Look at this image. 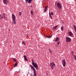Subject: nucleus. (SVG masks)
Wrapping results in <instances>:
<instances>
[{"instance_id":"8","label":"nucleus","mask_w":76,"mask_h":76,"mask_svg":"<svg viewBox=\"0 0 76 76\" xmlns=\"http://www.w3.org/2000/svg\"><path fill=\"white\" fill-rule=\"evenodd\" d=\"M6 14L4 13L3 14V15H2V17H3V18H4V19H5L6 20H7V18L6 17Z\"/></svg>"},{"instance_id":"23","label":"nucleus","mask_w":76,"mask_h":76,"mask_svg":"<svg viewBox=\"0 0 76 76\" xmlns=\"http://www.w3.org/2000/svg\"><path fill=\"white\" fill-rule=\"evenodd\" d=\"M22 44H24V45H26V44H25V42H22Z\"/></svg>"},{"instance_id":"10","label":"nucleus","mask_w":76,"mask_h":76,"mask_svg":"<svg viewBox=\"0 0 76 76\" xmlns=\"http://www.w3.org/2000/svg\"><path fill=\"white\" fill-rule=\"evenodd\" d=\"M3 3L4 4H6L8 3V1L7 0H3Z\"/></svg>"},{"instance_id":"32","label":"nucleus","mask_w":76,"mask_h":76,"mask_svg":"<svg viewBox=\"0 0 76 76\" xmlns=\"http://www.w3.org/2000/svg\"><path fill=\"white\" fill-rule=\"evenodd\" d=\"M5 42H6L7 43V42H8V41L7 40H6L5 41Z\"/></svg>"},{"instance_id":"37","label":"nucleus","mask_w":76,"mask_h":76,"mask_svg":"<svg viewBox=\"0 0 76 76\" xmlns=\"http://www.w3.org/2000/svg\"><path fill=\"white\" fill-rule=\"evenodd\" d=\"M20 72V71H18V72H17V73H19Z\"/></svg>"},{"instance_id":"16","label":"nucleus","mask_w":76,"mask_h":76,"mask_svg":"<svg viewBox=\"0 0 76 76\" xmlns=\"http://www.w3.org/2000/svg\"><path fill=\"white\" fill-rule=\"evenodd\" d=\"M58 40H59V38L58 37H57L55 40V41L56 42H57Z\"/></svg>"},{"instance_id":"12","label":"nucleus","mask_w":76,"mask_h":76,"mask_svg":"<svg viewBox=\"0 0 76 76\" xmlns=\"http://www.w3.org/2000/svg\"><path fill=\"white\" fill-rule=\"evenodd\" d=\"M24 60L25 61H28V60L27 58H26V56L25 55H24Z\"/></svg>"},{"instance_id":"42","label":"nucleus","mask_w":76,"mask_h":76,"mask_svg":"<svg viewBox=\"0 0 76 76\" xmlns=\"http://www.w3.org/2000/svg\"><path fill=\"white\" fill-rule=\"evenodd\" d=\"M8 36H9V35H8Z\"/></svg>"},{"instance_id":"30","label":"nucleus","mask_w":76,"mask_h":76,"mask_svg":"<svg viewBox=\"0 0 76 76\" xmlns=\"http://www.w3.org/2000/svg\"><path fill=\"white\" fill-rule=\"evenodd\" d=\"M49 16H50L51 19H52V16H51V15H49Z\"/></svg>"},{"instance_id":"21","label":"nucleus","mask_w":76,"mask_h":76,"mask_svg":"<svg viewBox=\"0 0 76 76\" xmlns=\"http://www.w3.org/2000/svg\"><path fill=\"white\" fill-rule=\"evenodd\" d=\"M73 27H74V29H75V31H76V26H75V25H73Z\"/></svg>"},{"instance_id":"40","label":"nucleus","mask_w":76,"mask_h":76,"mask_svg":"<svg viewBox=\"0 0 76 76\" xmlns=\"http://www.w3.org/2000/svg\"><path fill=\"white\" fill-rule=\"evenodd\" d=\"M24 27H25V26H23Z\"/></svg>"},{"instance_id":"26","label":"nucleus","mask_w":76,"mask_h":76,"mask_svg":"<svg viewBox=\"0 0 76 76\" xmlns=\"http://www.w3.org/2000/svg\"><path fill=\"white\" fill-rule=\"evenodd\" d=\"M49 51L50 53H52V51L50 50V49H49Z\"/></svg>"},{"instance_id":"39","label":"nucleus","mask_w":76,"mask_h":76,"mask_svg":"<svg viewBox=\"0 0 76 76\" xmlns=\"http://www.w3.org/2000/svg\"><path fill=\"white\" fill-rule=\"evenodd\" d=\"M9 31H10V29H9Z\"/></svg>"},{"instance_id":"19","label":"nucleus","mask_w":76,"mask_h":76,"mask_svg":"<svg viewBox=\"0 0 76 76\" xmlns=\"http://www.w3.org/2000/svg\"><path fill=\"white\" fill-rule=\"evenodd\" d=\"M0 19H3V16H1V15H0Z\"/></svg>"},{"instance_id":"13","label":"nucleus","mask_w":76,"mask_h":76,"mask_svg":"<svg viewBox=\"0 0 76 76\" xmlns=\"http://www.w3.org/2000/svg\"><path fill=\"white\" fill-rule=\"evenodd\" d=\"M69 34L70 36H73V33L71 31L69 32Z\"/></svg>"},{"instance_id":"27","label":"nucleus","mask_w":76,"mask_h":76,"mask_svg":"<svg viewBox=\"0 0 76 76\" xmlns=\"http://www.w3.org/2000/svg\"><path fill=\"white\" fill-rule=\"evenodd\" d=\"M30 76H34V74H33H33H32V73H31V74H30Z\"/></svg>"},{"instance_id":"11","label":"nucleus","mask_w":76,"mask_h":76,"mask_svg":"<svg viewBox=\"0 0 76 76\" xmlns=\"http://www.w3.org/2000/svg\"><path fill=\"white\" fill-rule=\"evenodd\" d=\"M47 8H48V6H46L45 7L44 12H47Z\"/></svg>"},{"instance_id":"1","label":"nucleus","mask_w":76,"mask_h":76,"mask_svg":"<svg viewBox=\"0 0 76 76\" xmlns=\"http://www.w3.org/2000/svg\"><path fill=\"white\" fill-rule=\"evenodd\" d=\"M31 62L32 63V65L34 67H35V68L37 70H38V66L37 65V63H34V60H33V59H31Z\"/></svg>"},{"instance_id":"18","label":"nucleus","mask_w":76,"mask_h":76,"mask_svg":"<svg viewBox=\"0 0 76 76\" xmlns=\"http://www.w3.org/2000/svg\"><path fill=\"white\" fill-rule=\"evenodd\" d=\"M57 27H58V26H56L54 27L53 29H56V28H57Z\"/></svg>"},{"instance_id":"35","label":"nucleus","mask_w":76,"mask_h":76,"mask_svg":"<svg viewBox=\"0 0 76 76\" xmlns=\"http://www.w3.org/2000/svg\"><path fill=\"white\" fill-rule=\"evenodd\" d=\"M49 15H51V13H49Z\"/></svg>"},{"instance_id":"7","label":"nucleus","mask_w":76,"mask_h":76,"mask_svg":"<svg viewBox=\"0 0 76 76\" xmlns=\"http://www.w3.org/2000/svg\"><path fill=\"white\" fill-rule=\"evenodd\" d=\"M33 73L34 75V76H37V74L36 73V70H35V68H34L33 70Z\"/></svg>"},{"instance_id":"4","label":"nucleus","mask_w":76,"mask_h":76,"mask_svg":"<svg viewBox=\"0 0 76 76\" xmlns=\"http://www.w3.org/2000/svg\"><path fill=\"white\" fill-rule=\"evenodd\" d=\"M66 41L67 42H70L71 41V39L69 37H66Z\"/></svg>"},{"instance_id":"24","label":"nucleus","mask_w":76,"mask_h":76,"mask_svg":"<svg viewBox=\"0 0 76 76\" xmlns=\"http://www.w3.org/2000/svg\"><path fill=\"white\" fill-rule=\"evenodd\" d=\"M30 67H31V69H32V68H34V66H32L31 65H30Z\"/></svg>"},{"instance_id":"6","label":"nucleus","mask_w":76,"mask_h":76,"mask_svg":"<svg viewBox=\"0 0 76 76\" xmlns=\"http://www.w3.org/2000/svg\"><path fill=\"white\" fill-rule=\"evenodd\" d=\"M62 64L64 66V67H65V66H66V61L65 60H63L62 61Z\"/></svg>"},{"instance_id":"38","label":"nucleus","mask_w":76,"mask_h":76,"mask_svg":"<svg viewBox=\"0 0 76 76\" xmlns=\"http://www.w3.org/2000/svg\"><path fill=\"white\" fill-rule=\"evenodd\" d=\"M56 47H58V45H56Z\"/></svg>"},{"instance_id":"15","label":"nucleus","mask_w":76,"mask_h":76,"mask_svg":"<svg viewBox=\"0 0 76 76\" xmlns=\"http://www.w3.org/2000/svg\"><path fill=\"white\" fill-rule=\"evenodd\" d=\"M18 64V62H16L15 64L14 65L13 67H15L16 66H17V65Z\"/></svg>"},{"instance_id":"9","label":"nucleus","mask_w":76,"mask_h":76,"mask_svg":"<svg viewBox=\"0 0 76 76\" xmlns=\"http://www.w3.org/2000/svg\"><path fill=\"white\" fill-rule=\"evenodd\" d=\"M26 2V3H31V1H32V0H25Z\"/></svg>"},{"instance_id":"5","label":"nucleus","mask_w":76,"mask_h":76,"mask_svg":"<svg viewBox=\"0 0 76 76\" xmlns=\"http://www.w3.org/2000/svg\"><path fill=\"white\" fill-rule=\"evenodd\" d=\"M56 5L58 7V9H60L61 8V4H60L59 3H57L56 4Z\"/></svg>"},{"instance_id":"22","label":"nucleus","mask_w":76,"mask_h":76,"mask_svg":"<svg viewBox=\"0 0 76 76\" xmlns=\"http://www.w3.org/2000/svg\"><path fill=\"white\" fill-rule=\"evenodd\" d=\"M19 15L20 16L22 15V12H19Z\"/></svg>"},{"instance_id":"2","label":"nucleus","mask_w":76,"mask_h":76,"mask_svg":"<svg viewBox=\"0 0 76 76\" xmlns=\"http://www.w3.org/2000/svg\"><path fill=\"white\" fill-rule=\"evenodd\" d=\"M12 23L13 25L14 24H16V18H15V16L13 14L12 15Z\"/></svg>"},{"instance_id":"25","label":"nucleus","mask_w":76,"mask_h":76,"mask_svg":"<svg viewBox=\"0 0 76 76\" xmlns=\"http://www.w3.org/2000/svg\"><path fill=\"white\" fill-rule=\"evenodd\" d=\"M61 29L62 31H63V26L61 27Z\"/></svg>"},{"instance_id":"36","label":"nucleus","mask_w":76,"mask_h":76,"mask_svg":"<svg viewBox=\"0 0 76 76\" xmlns=\"http://www.w3.org/2000/svg\"><path fill=\"white\" fill-rule=\"evenodd\" d=\"M46 75H48V73H47Z\"/></svg>"},{"instance_id":"33","label":"nucleus","mask_w":76,"mask_h":76,"mask_svg":"<svg viewBox=\"0 0 76 76\" xmlns=\"http://www.w3.org/2000/svg\"><path fill=\"white\" fill-rule=\"evenodd\" d=\"M34 68H35L33 67V68H31V70H33L34 69Z\"/></svg>"},{"instance_id":"17","label":"nucleus","mask_w":76,"mask_h":76,"mask_svg":"<svg viewBox=\"0 0 76 76\" xmlns=\"http://www.w3.org/2000/svg\"><path fill=\"white\" fill-rule=\"evenodd\" d=\"M52 36H53V35H52L50 36H46L45 37L50 38H51L52 37Z\"/></svg>"},{"instance_id":"28","label":"nucleus","mask_w":76,"mask_h":76,"mask_svg":"<svg viewBox=\"0 0 76 76\" xmlns=\"http://www.w3.org/2000/svg\"><path fill=\"white\" fill-rule=\"evenodd\" d=\"M51 15H54V13H53V12H51Z\"/></svg>"},{"instance_id":"20","label":"nucleus","mask_w":76,"mask_h":76,"mask_svg":"<svg viewBox=\"0 0 76 76\" xmlns=\"http://www.w3.org/2000/svg\"><path fill=\"white\" fill-rule=\"evenodd\" d=\"M31 15H34V11H31Z\"/></svg>"},{"instance_id":"31","label":"nucleus","mask_w":76,"mask_h":76,"mask_svg":"<svg viewBox=\"0 0 76 76\" xmlns=\"http://www.w3.org/2000/svg\"><path fill=\"white\" fill-rule=\"evenodd\" d=\"M13 60L14 61V62H16V59H13Z\"/></svg>"},{"instance_id":"41","label":"nucleus","mask_w":76,"mask_h":76,"mask_svg":"<svg viewBox=\"0 0 76 76\" xmlns=\"http://www.w3.org/2000/svg\"><path fill=\"white\" fill-rule=\"evenodd\" d=\"M6 16H7V14H6Z\"/></svg>"},{"instance_id":"34","label":"nucleus","mask_w":76,"mask_h":76,"mask_svg":"<svg viewBox=\"0 0 76 76\" xmlns=\"http://www.w3.org/2000/svg\"><path fill=\"white\" fill-rule=\"evenodd\" d=\"M30 6V7H32V5H31Z\"/></svg>"},{"instance_id":"3","label":"nucleus","mask_w":76,"mask_h":76,"mask_svg":"<svg viewBox=\"0 0 76 76\" xmlns=\"http://www.w3.org/2000/svg\"><path fill=\"white\" fill-rule=\"evenodd\" d=\"M50 66L51 67V69H52V70H53L54 69V67H55V63H54V62H52V63H50Z\"/></svg>"},{"instance_id":"29","label":"nucleus","mask_w":76,"mask_h":76,"mask_svg":"<svg viewBox=\"0 0 76 76\" xmlns=\"http://www.w3.org/2000/svg\"><path fill=\"white\" fill-rule=\"evenodd\" d=\"M57 44L58 45H59V44H60V41H58V42H57Z\"/></svg>"},{"instance_id":"14","label":"nucleus","mask_w":76,"mask_h":76,"mask_svg":"<svg viewBox=\"0 0 76 76\" xmlns=\"http://www.w3.org/2000/svg\"><path fill=\"white\" fill-rule=\"evenodd\" d=\"M72 54L75 60H76V56L75 55H73L74 53H73V51H72Z\"/></svg>"}]
</instances>
